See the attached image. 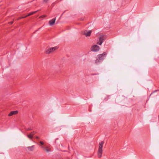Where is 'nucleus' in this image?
Returning <instances> with one entry per match:
<instances>
[{"instance_id": "obj_10", "label": "nucleus", "mask_w": 159, "mask_h": 159, "mask_svg": "<svg viewBox=\"0 0 159 159\" xmlns=\"http://www.w3.org/2000/svg\"><path fill=\"white\" fill-rule=\"evenodd\" d=\"M37 11H34L30 12L28 15L24 16L23 17H26L28 16H30V15H32L33 14L36 13V12H37Z\"/></svg>"}, {"instance_id": "obj_6", "label": "nucleus", "mask_w": 159, "mask_h": 159, "mask_svg": "<svg viewBox=\"0 0 159 159\" xmlns=\"http://www.w3.org/2000/svg\"><path fill=\"white\" fill-rule=\"evenodd\" d=\"M56 20V18H53L49 21V24L50 25L52 26L54 25Z\"/></svg>"}, {"instance_id": "obj_9", "label": "nucleus", "mask_w": 159, "mask_h": 159, "mask_svg": "<svg viewBox=\"0 0 159 159\" xmlns=\"http://www.w3.org/2000/svg\"><path fill=\"white\" fill-rule=\"evenodd\" d=\"M104 143V142L103 141H101L99 143V147L98 149H102L103 145Z\"/></svg>"}, {"instance_id": "obj_4", "label": "nucleus", "mask_w": 159, "mask_h": 159, "mask_svg": "<svg viewBox=\"0 0 159 159\" xmlns=\"http://www.w3.org/2000/svg\"><path fill=\"white\" fill-rule=\"evenodd\" d=\"M91 33V30H89L88 31L85 30L83 32V34L85 35L86 37H88L90 35Z\"/></svg>"}, {"instance_id": "obj_8", "label": "nucleus", "mask_w": 159, "mask_h": 159, "mask_svg": "<svg viewBox=\"0 0 159 159\" xmlns=\"http://www.w3.org/2000/svg\"><path fill=\"white\" fill-rule=\"evenodd\" d=\"M102 150H98V156L99 158H100L102 156Z\"/></svg>"}, {"instance_id": "obj_11", "label": "nucleus", "mask_w": 159, "mask_h": 159, "mask_svg": "<svg viewBox=\"0 0 159 159\" xmlns=\"http://www.w3.org/2000/svg\"><path fill=\"white\" fill-rule=\"evenodd\" d=\"M104 40V37L103 36H101L99 38V41L100 42H102L103 43V42Z\"/></svg>"}, {"instance_id": "obj_16", "label": "nucleus", "mask_w": 159, "mask_h": 159, "mask_svg": "<svg viewBox=\"0 0 159 159\" xmlns=\"http://www.w3.org/2000/svg\"><path fill=\"white\" fill-rule=\"evenodd\" d=\"M40 143L41 144V145H43L44 144V143L43 142H42V141H40Z\"/></svg>"}, {"instance_id": "obj_15", "label": "nucleus", "mask_w": 159, "mask_h": 159, "mask_svg": "<svg viewBox=\"0 0 159 159\" xmlns=\"http://www.w3.org/2000/svg\"><path fill=\"white\" fill-rule=\"evenodd\" d=\"M49 0H43V2L45 3H47Z\"/></svg>"}, {"instance_id": "obj_3", "label": "nucleus", "mask_w": 159, "mask_h": 159, "mask_svg": "<svg viewBox=\"0 0 159 159\" xmlns=\"http://www.w3.org/2000/svg\"><path fill=\"white\" fill-rule=\"evenodd\" d=\"M100 47L97 45L93 46L91 48V50L93 52H97L99 50Z\"/></svg>"}, {"instance_id": "obj_5", "label": "nucleus", "mask_w": 159, "mask_h": 159, "mask_svg": "<svg viewBox=\"0 0 159 159\" xmlns=\"http://www.w3.org/2000/svg\"><path fill=\"white\" fill-rule=\"evenodd\" d=\"M37 133L35 131L32 132L29 134L27 135V137L30 139H31L33 138V136Z\"/></svg>"}, {"instance_id": "obj_12", "label": "nucleus", "mask_w": 159, "mask_h": 159, "mask_svg": "<svg viewBox=\"0 0 159 159\" xmlns=\"http://www.w3.org/2000/svg\"><path fill=\"white\" fill-rule=\"evenodd\" d=\"M28 149H31V148H34V146H32L31 147H28Z\"/></svg>"}, {"instance_id": "obj_21", "label": "nucleus", "mask_w": 159, "mask_h": 159, "mask_svg": "<svg viewBox=\"0 0 159 159\" xmlns=\"http://www.w3.org/2000/svg\"><path fill=\"white\" fill-rule=\"evenodd\" d=\"M159 91V90H156L154 92H156V91Z\"/></svg>"}, {"instance_id": "obj_20", "label": "nucleus", "mask_w": 159, "mask_h": 159, "mask_svg": "<svg viewBox=\"0 0 159 159\" xmlns=\"http://www.w3.org/2000/svg\"><path fill=\"white\" fill-rule=\"evenodd\" d=\"M49 150H48V149H47V150H46L47 151V152H48L49 151Z\"/></svg>"}, {"instance_id": "obj_22", "label": "nucleus", "mask_w": 159, "mask_h": 159, "mask_svg": "<svg viewBox=\"0 0 159 159\" xmlns=\"http://www.w3.org/2000/svg\"><path fill=\"white\" fill-rule=\"evenodd\" d=\"M45 16H42V17H45Z\"/></svg>"}, {"instance_id": "obj_17", "label": "nucleus", "mask_w": 159, "mask_h": 159, "mask_svg": "<svg viewBox=\"0 0 159 159\" xmlns=\"http://www.w3.org/2000/svg\"><path fill=\"white\" fill-rule=\"evenodd\" d=\"M19 17L18 19H22V18H25V17Z\"/></svg>"}, {"instance_id": "obj_7", "label": "nucleus", "mask_w": 159, "mask_h": 159, "mask_svg": "<svg viewBox=\"0 0 159 159\" xmlns=\"http://www.w3.org/2000/svg\"><path fill=\"white\" fill-rule=\"evenodd\" d=\"M18 111H12L8 114V116H11L13 115H16L18 113Z\"/></svg>"}, {"instance_id": "obj_13", "label": "nucleus", "mask_w": 159, "mask_h": 159, "mask_svg": "<svg viewBox=\"0 0 159 159\" xmlns=\"http://www.w3.org/2000/svg\"><path fill=\"white\" fill-rule=\"evenodd\" d=\"M102 42H100L99 40L98 42H97V44H98L99 45H101Z\"/></svg>"}, {"instance_id": "obj_18", "label": "nucleus", "mask_w": 159, "mask_h": 159, "mask_svg": "<svg viewBox=\"0 0 159 159\" xmlns=\"http://www.w3.org/2000/svg\"><path fill=\"white\" fill-rule=\"evenodd\" d=\"M13 21L10 22L9 23L11 25L12 24H13Z\"/></svg>"}, {"instance_id": "obj_19", "label": "nucleus", "mask_w": 159, "mask_h": 159, "mask_svg": "<svg viewBox=\"0 0 159 159\" xmlns=\"http://www.w3.org/2000/svg\"><path fill=\"white\" fill-rule=\"evenodd\" d=\"M36 139H39V137L37 136H36Z\"/></svg>"}, {"instance_id": "obj_14", "label": "nucleus", "mask_w": 159, "mask_h": 159, "mask_svg": "<svg viewBox=\"0 0 159 159\" xmlns=\"http://www.w3.org/2000/svg\"><path fill=\"white\" fill-rule=\"evenodd\" d=\"M32 129L31 128H27V130H32Z\"/></svg>"}, {"instance_id": "obj_1", "label": "nucleus", "mask_w": 159, "mask_h": 159, "mask_svg": "<svg viewBox=\"0 0 159 159\" xmlns=\"http://www.w3.org/2000/svg\"><path fill=\"white\" fill-rule=\"evenodd\" d=\"M107 53L106 52H104L102 54L98 55L97 58L95 60V63L97 64L99 62L103 60L105 57Z\"/></svg>"}, {"instance_id": "obj_2", "label": "nucleus", "mask_w": 159, "mask_h": 159, "mask_svg": "<svg viewBox=\"0 0 159 159\" xmlns=\"http://www.w3.org/2000/svg\"><path fill=\"white\" fill-rule=\"evenodd\" d=\"M57 48L58 47H57L49 48L46 50V54H49L51 53L54 52L57 49Z\"/></svg>"}]
</instances>
